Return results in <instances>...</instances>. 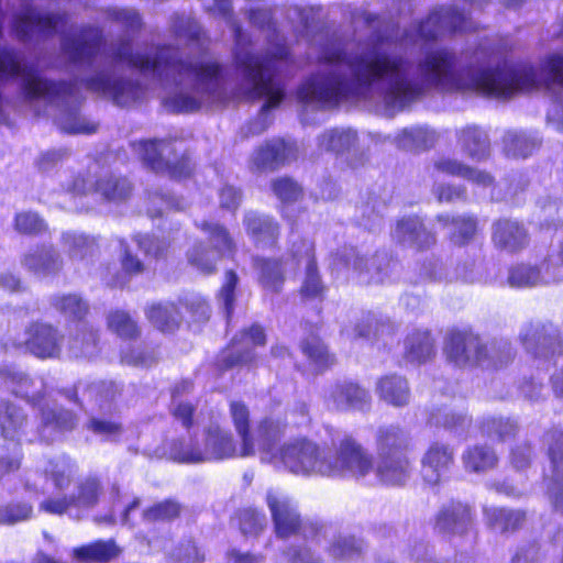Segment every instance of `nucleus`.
Segmentation results:
<instances>
[{"instance_id":"nucleus-1","label":"nucleus","mask_w":563,"mask_h":563,"mask_svg":"<svg viewBox=\"0 0 563 563\" xmlns=\"http://www.w3.org/2000/svg\"><path fill=\"white\" fill-rule=\"evenodd\" d=\"M200 2L207 11L225 19L233 32L235 89H229L222 67L214 58L190 56L173 45L157 47L153 55L142 54L134 52L131 40L124 36L101 53L102 31L87 25L66 32V13H43L29 8L14 20V32L23 42L60 33V51L67 64L78 70H92L90 76L80 78V84L119 107L141 100L146 91L137 78L125 74L123 65L152 73L163 90L162 103L170 112L190 113L210 106L242 102L246 96V41L242 26L231 16L230 0Z\"/></svg>"},{"instance_id":"nucleus-2","label":"nucleus","mask_w":563,"mask_h":563,"mask_svg":"<svg viewBox=\"0 0 563 563\" xmlns=\"http://www.w3.org/2000/svg\"><path fill=\"white\" fill-rule=\"evenodd\" d=\"M21 79L22 90L29 102L43 100L57 108L56 125L69 134H91L97 132L98 123L79 112L84 96L78 81H51L40 76L37 70L22 64L20 53L8 47H0V79Z\"/></svg>"},{"instance_id":"nucleus-3","label":"nucleus","mask_w":563,"mask_h":563,"mask_svg":"<svg viewBox=\"0 0 563 563\" xmlns=\"http://www.w3.org/2000/svg\"><path fill=\"white\" fill-rule=\"evenodd\" d=\"M545 88L560 91L563 98V55H553L542 69L531 66H512L500 62L492 48V97L509 98L518 91Z\"/></svg>"},{"instance_id":"nucleus-4","label":"nucleus","mask_w":563,"mask_h":563,"mask_svg":"<svg viewBox=\"0 0 563 563\" xmlns=\"http://www.w3.org/2000/svg\"><path fill=\"white\" fill-rule=\"evenodd\" d=\"M287 52L279 48L273 56L262 60L249 54V100L253 97H263L265 102L261 106L257 120L249 126V133L261 134L272 122L269 111L277 107L285 97L280 70L286 65Z\"/></svg>"},{"instance_id":"nucleus-5","label":"nucleus","mask_w":563,"mask_h":563,"mask_svg":"<svg viewBox=\"0 0 563 563\" xmlns=\"http://www.w3.org/2000/svg\"><path fill=\"white\" fill-rule=\"evenodd\" d=\"M132 146L139 157L155 172L167 173L174 178L187 177L191 173L190 159L185 155L181 142L139 141Z\"/></svg>"},{"instance_id":"nucleus-6","label":"nucleus","mask_w":563,"mask_h":563,"mask_svg":"<svg viewBox=\"0 0 563 563\" xmlns=\"http://www.w3.org/2000/svg\"><path fill=\"white\" fill-rule=\"evenodd\" d=\"M279 460L295 475H327L330 470L325 450L306 438L285 443L279 450Z\"/></svg>"},{"instance_id":"nucleus-7","label":"nucleus","mask_w":563,"mask_h":563,"mask_svg":"<svg viewBox=\"0 0 563 563\" xmlns=\"http://www.w3.org/2000/svg\"><path fill=\"white\" fill-rule=\"evenodd\" d=\"M267 503L273 516L276 533L280 538L301 534L305 539L318 543L321 538H325L332 530L331 527L319 526L312 521H302L294 504L286 497L268 494Z\"/></svg>"},{"instance_id":"nucleus-8","label":"nucleus","mask_w":563,"mask_h":563,"mask_svg":"<svg viewBox=\"0 0 563 563\" xmlns=\"http://www.w3.org/2000/svg\"><path fill=\"white\" fill-rule=\"evenodd\" d=\"M199 227L209 235L212 249L208 250L202 244H197L188 252V261L198 271L211 274L221 257L233 253L234 243L225 228L219 223L203 221Z\"/></svg>"},{"instance_id":"nucleus-9","label":"nucleus","mask_w":563,"mask_h":563,"mask_svg":"<svg viewBox=\"0 0 563 563\" xmlns=\"http://www.w3.org/2000/svg\"><path fill=\"white\" fill-rule=\"evenodd\" d=\"M330 466L327 476L365 477L373 470L371 454L352 437L344 435L339 444H335V456L328 454Z\"/></svg>"},{"instance_id":"nucleus-10","label":"nucleus","mask_w":563,"mask_h":563,"mask_svg":"<svg viewBox=\"0 0 563 563\" xmlns=\"http://www.w3.org/2000/svg\"><path fill=\"white\" fill-rule=\"evenodd\" d=\"M519 339L536 358L550 360L563 353V334L552 322L530 321L522 325Z\"/></svg>"},{"instance_id":"nucleus-11","label":"nucleus","mask_w":563,"mask_h":563,"mask_svg":"<svg viewBox=\"0 0 563 563\" xmlns=\"http://www.w3.org/2000/svg\"><path fill=\"white\" fill-rule=\"evenodd\" d=\"M550 467L545 472L548 494L554 509L563 514V430H551L545 435Z\"/></svg>"},{"instance_id":"nucleus-12","label":"nucleus","mask_w":563,"mask_h":563,"mask_svg":"<svg viewBox=\"0 0 563 563\" xmlns=\"http://www.w3.org/2000/svg\"><path fill=\"white\" fill-rule=\"evenodd\" d=\"M443 351L448 361L457 367H477L483 339L471 331H451L445 338Z\"/></svg>"},{"instance_id":"nucleus-13","label":"nucleus","mask_w":563,"mask_h":563,"mask_svg":"<svg viewBox=\"0 0 563 563\" xmlns=\"http://www.w3.org/2000/svg\"><path fill=\"white\" fill-rule=\"evenodd\" d=\"M563 280V242L556 254H551L544 264L543 275L532 266L518 265L510 269L508 282L512 287H531L541 283Z\"/></svg>"},{"instance_id":"nucleus-14","label":"nucleus","mask_w":563,"mask_h":563,"mask_svg":"<svg viewBox=\"0 0 563 563\" xmlns=\"http://www.w3.org/2000/svg\"><path fill=\"white\" fill-rule=\"evenodd\" d=\"M339 260L347 267H352L364 283H383L388 275L390 260L386 253H376L369 260L360 255L356 249H344Z\"/></svg>"},{"instance_id":"nucleus-15","label":"nucleus","mask_w":563,"mask_h":563,"mask_svg":"<svg viewBox=\"0 0 563 563\" xmlns=\"http://www.w3.org/2000/svg\"><path fill=\"white\" fill-rule=\"evenodd\" d=\"M318 147L336 155L351 154L355 161L350 164L353 167L363 164L364 151L358 147L357 132L351 128H334L325 130L317 137Z\"/></svg>"},{"instance_id":"nucleus-16","label":"nucleus","mask_w":563,"mask_h":563,"mask_svg":"<svg viewBox=\"0 0 563 563\" xmlns=\"http://www.w3.org/2000/svg\"><path fill=\"white\" fill-rule=\"evenodd\" d=\"M297 157L298 146L295 142L273 139L255 151L253 162L261 170L274 172L296 161Z\"/></svg>"},{"instance_id":"nucleus-17","label":"nucleus","mask_w":563,"mask_h":563,"mask_svg":"<svg viewBox=\"0 0 563 563\" xmlns=\"http://www.w3.org/2000/svg\"><path fill=\"white\" fill-rule=\"evenodd\" d=\"M368 136L374 142H390L397 148L419 152L433 147L438 141L437 132L428 125H412L404 128L395 134H389L384 139L379 134L369 133Z\"/></svg>"},{"instance_id":"nucleus-18","label":"nucleus","mask_w":563,"mask_h":563,"mask_svg":"<svg viewBox=\"0 0 563 563\" xmlns=\"http://www.w3.org/2000/svg\"><path fill=\"white\" fill-rule=\"evenodd\" d=\"M454 449L440 441H433L426 450L422 459L423 478L431 485L439 484L454 465Z\"/></svg>"},{"instance_id":"nucleus-19","label":"nucleus","mask_w":563,"mask_h":563,"mask_svg":"<svg viewBox=\"0 0 563 563\" xmlns=\"http://www.w3.org/2000/svg\"><path fill=\"white\" fill-rule=\"evenodd\" d=\"M63 335L47 323H34L26 330L25 349L40 358L57 357L62 351Z\"/></svg>"},{"instance_id":"nucleus-20","label":"nucleus","mask_w":563,"mask_h":563,"mask_svg":"<svg viewBox=\"0 0 563 563\" xmlns=\"http://www.w3.org/2000/svg\"><path fill=\"white\" fill-rule=\"evenodd\" d=\"M325 401L330 408L339 411L365 410L369 407L371 396L357 384L338 382L329 387Z\"/></svg>"},{"instance_id":"nucleus-21","label":"nucleus","mask_w":563,"mask_h":563,"mask_svg":"<svg viewBox=\"0 0 563 563\" xmlns=\"http://www.w3.org/2000/svg\"><path fill=\"white\" fill-rule=\"evenodd\" d=\"M492 240L497 249L509 253L519 252L529 243L526 228L511 219H499L493 223Z\"/></svg>"},{"instance_id":"nucleus-22","label":"nucleus","mask_w":563,"mask_h":563,"mask_svg":"<svg viewBox=\"0 0 563 563\" xmlns=\"http://www.w3.org/2000/svg\"><path fill=\"white\" fill-rule=\"evenodd\" d=\"M411 446L410 432L398 424L382 426L375 433L377 456L407 455Z\"/></svg>"},{"instance_id":"nucleus-23","label":"nucleus","mask_w":563,"mask_h":563,"mask_svg":"<svg viewBox=\"0 0 563 563\" xmlns=\"http://www.w3.org/2000/svg\"><path fill=\"white\" fill-rule=\"evenodd\" d=\"M21 265L34 275L45 277L57 274L62 269L63 260L53 245H41L24 253Z\"/></svg>"},{"instance_id":"nucleus-24","label":"nucleus","mask_w":563,"mask_h":563,"mask_svg":"<svg viewBox=\"0 0 563 563\" xmlns=\"http://www.w3.org/2000/svg\"><path fill=\"white\" fill-rule=\"evenodd\" d=\"M393 238L399 244L417 249H427L435 243L434 234L418 217H405L397 221Z\"/></svg>"},{"instance_id":"nucleus-25","label":"nucleus","mask_w":563,"mask_h":563,"mask_svg":"<svg viewBox=\"0 0 563 563\" xmlns=\"http://www.w3.org/2000/svg\"><path fill=\"white\" fill-rule=\"evenodd\" d=\"M473 525L472 509L462 503L452 501L439 511L435 527L445 534H465Z\"/></svg>"},{"instance_id":"nucleus-26","label":"nucleus","mask_w":563,"mask_h":563,"mask_svg":"<svg viewBox=\"0 0 563 563\" xmlns=\"http://www.w3.org/2000/svg\"><path fill=\"white\" fill-rule=\"evenodd\" d=\"M456 143L468 158L482 162L490 155V140L481 126L471 124L456 131Z\"/></svg>"},{"instance_id":"nucleus-27","label":"nucleus","mask_w":563,"mask_h":563,"mask_svg":"<svg viewBox=\"0 0 563 563\" xmlns=\"http://www.w3.org/2000/svg\"><path fill=\"white\" fill-rule=\"evenodd\" d=\"M375 474L378 481L389 486L405 485L411 474L408 455L377 456Z\"/></svg>"},{"instance_id":"nucleus-28","label":"nucleus","mask_w":563,"mask_h":563,"mask_svg":"<svg viewBox=\"0 0 563 563\" xmlns=\"http://www.w3.org/2000/svg\"><path fill=\"white\" fill-rule=\"evenodd\" d=\"M484 518L489 529L508 536L523 527L527 514L521 509L490 507L484 508Z\"/></svg>"},{"instance_id":"nucleus-29","label":"nucleus","mask_w":563,"mask_h":563,"mask_svg":"<svg viewBox=\"0 0 563 563\" xmlns=\"http://www.w3.org/2000/svg\"><path fill=\"white\" fill-rule=\"evenodd\" d=\"M428 423L442 428L455 437L465 438L472 426V417L463 410L442 407L430 412Z\"/></svg>"},{"instance_id":"nucleus-30","label":"nucleus","mask_w":563,"mask_h":563,"mask_svg":"<svg viewBox=\"0 0 563 563\" xmlns=\"http://www.w3.org/2000/svg\"><path fill=\"white\" fill-rule=\"evenodd\" d=\"M477 367L497 371L506 367L515 357L511 343L506 339H494L489 342L483 340V351Z\"/></svg>"},{"instance_id":"nucleus-31","label":"nucleus","mask_w":563,"mask_h":563,"mask_svg":"<svg viewBox=\"0 0 563 563\" xmlns=\"http://www.w3.org/2000/svg\"><path fill=\"white\" fill-rule=\"evenodd\" d=\"M437 221L456 245L468 243L474 238L477 229L476 218L468 214H439Z\"/></svg>"},{"instance_id":"nucleus-32","label":"nucleus","mask_w":563,"mask_h":563,"mask_svg":"<svg viewBox=\"0 0 563 563\" xmlns=\"http://www.w3.org/2000/svg\"><path fill=\"white\" fill-rule=\"evenodd\" d=\"M254 268L258 275V282L261 285L272 291H280L285 275L288 269V262L275 258H255Z\"/></svg>"},{"instance_id":"nucleus-33","label":"nucleus","mask_w":563,"mask_h":563,"mask_svg":"<svg viewBox=\"0 0 563 563\" xmlns=\"http://www.w3.org/2000/svg\"><path fill=\"white\" fill-rule=\"evenodd\" d=\"M73 553L81 563H108L120 555L121 549L114 540H98L74 549Z\"/></svg>"},{"instance_id":"nucleus-34","label":"nucleus","mask_w":563,"mask_h":563,"mask_svg":"<svg viewBox=\"0 0 563 563\" xmlns=\"http://www.w3.org/2000/svg\"><path fill=\"white\" fill-rule=\"evenodd\" d=\"M482 434L493 441L504 442L514 438L519 431L518 421L511 417L488 415L478 421Z\"/></svg>"},{"instance_id":"nucleus-35","label":"nucleus","mask_w":563,"mask_h":563,"mask_svg":"<svg viewBox=\"0 0 563 563\" xmlns=\"http://www.w3.org/2000/svg\"><path fill=\"white\" fill-rule=\"evenodd\" d=\"M377 393L383 400L395 407H404L410 400L407 379L396 374L382 377L377 383Z\"/></svg>"},{"instance_id":"nucleus-36","label":"nucleus","mask_w":563,"mask_h":563,"mask_svg":"<svg viewBox=\"0 0 563 563\" xmlns=\"http://www.w3.org/2000/svg\"><path fill=\"white\" fill-rule=\"evenodd\" d=\"M462 463L465 471L484 473L496 467L498 457L493 448L487 444L467 446L462 453Z\"/></svg>"},{"instance_id":"nucleus-37","label":"nucleus","mask_w":563,"mask_h":563,"mask_svg":"<svg viewBox=\"0 0 563 563\" xmlns=\"http://www.w3.org/2000/svg\"><path fill=\"white\" fill-rule=\"evenodd\" d=\"M67 350L71 357H93L99 351L97 332L92 328L81 324L77 328L76 332L70 335Z\"/></svg>"},{"instance_id":"nucleus-38","label":"nucleus","mask_w":563,"mask_h":563,"mask_svg":"<svg viewBox=\"0 0 563 563\" xmlns=\"http://www.w3.org/2000/svg\"><path fill=\"white\" fill-rule=\"evenodd\" d=\"M503 143L505 154L512 158H526L540 146L536 135L515 130L505 133Z\"/></svg>"},{"instance_id":"nucleus-39","label":"nucleus","mask_w":563,"mask_h":563,"mask_svg":"<svg viewBox=\"0 0 563 563\" xmlns=\"http://www.w3.org/2000/svg\"><path fill=\"white\" fill-rule=\"evenodd\" d=\"M386 210L385 201L377 197H368L355 207L353 219L355 223L368 231H375L380 228Z\"/></svg>"},{"instance_id":"nucleus-40","label":"nucleus","mask_w":563,"mask_h":563,"mask_svg":"<svg viewBox=\"0 0 563 563\" xmlns=\"http://www.w3.org/2000/svg\"><path fill=\"white\" fill-rule=\"evenodd\" d=\"M235 452L232 437L219 428H210L207 433L203 453L206 461L230 457Z\"/></svg>"},{"instance_id":"nucleus-41","label":"nucleus","mask_w":563,"mask_h":563,"mask_svg":"<svg viewBox=\"0 0 563 563\" xmlns=\"http://www.w3.org/2000/svg\"><path fill=\"white\" fill-rule=\"evenodd\" d=\"M62 244L74 261H82L92 256L98 249L95 238L75 231L64 232Z\"/></svg>"},{"instance_id":"nucleus-42","label":"nucleus","mask_w":563,"mask_h":563,"mask_svg":"<svg viewBox=\"0 0 563 563\" xmlns=\"http://www.w3.org/2000/svg\"><path fill=\"white\" fill-rule=\"evenodd\" d=\"M145 314L148 321L163 332H172L180 323V313L174 303H153Z\"/></svg>"},{"instance_id":"nucleus-43","label":"nucleus","mask_w":563,"mask_h":563,"mask_svg":"<svg viewBox=\"0 0 563 563\" xmlns=\"http://www.w3.org/2000/svg\"><path fill=\"white\" fill-rule=\"evenodd\" d=\"M407 358L411 362H426L434 353V343L428 331H415L410 333L405 342Z\"/></svg>"},{"instance_id":"nucleus-44","label":"nucleus","mask_w":563,"mask_h":563,"mask_svg":"<svg viewBox=\"0 0 563 563\" xmlns=\"http://www.w3.org/2000/svg\"><path fill=\"white\" fill-rule=\"evenodd\" d=\"M131 183L123 177L104 176L96 183V191L109 201L126 200L132 194Z\"/></svg>"},{"instance_id":"nucleus-45","label":"nucleus","mask_w":563,"mask_h":563,"mask_svg":"<svg viewBox=\"0 0 563 563\" xmlns=\"http://www.w3.org/2000/svg\"><path fill=\"white\" fill-rule=\"evenodd\" d=\"M249 231L255 243L262 246L274 245L278 236L277 224L267 216L253 214L249 218Z\"/></svg>"},{"instance_id":"nucleus-46","label":"nucleus","mask_w":563,"mask_h":563,"mask_svg":"<svg viewBox=\"0 0 563 563\" xmlns=\"http://www.w3.org/2000/svg\"><path fill=\"white\" fill-rule=\"evenodd\" d=\"M25 422V416L21 409L0 400V429L2 435L14 440Z\"/></svg>"},{"instance_id":"nucleus-47","label":"nucleus","mask_w":563,"mask_h":563,"mask_svg":"<svg viewBox=\"0 0 563 563\" xmlns=\"http://www.w3.org/2000/svg\"><path fill=\"white\" fill-rule=\"evenodd\" d=\"M1 374L3 375L8 388H10L13 394L33 401L43 398L42 393L31 390V387L35 383L24 373L7 368L2 371Z\"/></svg>"},{"instance_id":"nucleus-48","label":"nucleus","mask_w":563,"mask_h":563,"mask_svg":"<svg viewBox=\"0 0 563 563\" xmlns=\"http://www.w3.org/2000/svg\"><path fill=\"white\" fill-rule=\"evenodd\" d=\"M43 470L58 490L68 488L75 474L74 465L66 457L47 461Z\"/></svg>"},{"instance_id":"nucleus-49","label":"nucleus","mask_w":563,"mask_h":563,"mask_svg":"<svg viewBox=\"0 0 563 563\" xmlns=\"http://www.w3.org/2000/svg\"><path fill=\"white\" fill-rule=\"evenodd\" d=\"M170 30L179 40H186L188 43H196L202 46L205 42V33L199 23L189 16H175L172 20Z\"/></svg>"},{"instance_id":"nucleus-50","label":"nucleus","mask_w":563,"mask_h":563,"mask_svg":"<svg viewBox=\"0 0 563 563\" xmlns=\"http://www.w3.org/2000/svg\"><path fill=\"white\" fill-rule=\"evenodd\" d=\"M288 262L289 272L296 271L299 266L310 267L316 265L314 245L307 239H298L292 242L289 254L283 257Z\"/></svg>"},{"instance_id":"nucleus-51","label":"nucleus","mask_w":563,"mask_h":563,"mask_svg":"<svg viewBox=\"0 0 563 563\" xmlns=\"http://www.w3.org/2000/svg\"><path fill=\"white\" fill-rule=\"evenodd\" d=\"M302 353L308 357L316 371L321 372L331 366L334 362L324 343L316 336L302 342Z\"/></svg>"},{"instance_id":"nucleus-52","label":"nucleus","mask_w":563,"mask_h":563,"mask_svg":"<svg viewBox=\"0 0 563 563\" xmlns=\"http://www.w3.org/2000/svg\"><path fill=\"white\" fill-rule=\"evenodd\" d=\"M101 493V484L96 477H87L79 482L76 486V493L70 495L75 507H93L99 499Z\"/></svg>"},{"instance_id":"nucleus-53","label":"nucleus","mask_w":563,"mask_h":563,"mask_svg":"<svg viewBox=\"0 0 563 563\" xmlns=\"http://www.w3.org/2000/svg\"><path fill=\"white\" fill-rule=\"evenodd\" d=\"M53 307L67 318L80 320L88 312V303L78 295L54 296L51 300Z\"/></svg>"},{"instance_id":"nucleus-54","label":"nucleus","mask_w":563,"mask_h":563,"mask_svg":"<svg viewBox=\"0 0 563 563\" xmlns=\"http://www.w3.org/2000/svg\"><path fill=\"white\" fill-rule=\"evenodd\" d=\"M363 552V541L350 536H339L332 541L329 553L335 560H353Z\"/></svg>"},{"instance_id":"nucleus-55","label":"nucleus","mask_w":563,"mask_h":563,"mask_svg":"<svg viewBox=\"0 0 563 563\" xmlns=\"http://www.w3.org/2000/svg\"><path fill=\"white\" fill-rule=\"evenodd\" d=\"M108 327L123 339H134L140 335L137 323L123 310H115L109 313Z\"/></svg>"},{"instance_id":"nucleus-56","label":"nucleus","mask_w":563,"mask_h":563,"mask_svg":"<svg viewBox=\"0 0 563 563\" xmlns=\"http://www.w3.org/2000/svg\"><path fill=\"white\" fill-rule=\"evenodd\" d=\"M327 287L318 272L317 264L306 268L300 296L306 300L322 299Z\"/></svg>"},{"instance_id":"nucleus-57","label":"nucleus","mask_w":563,"mask_h":563,"mask_svg":"<svg viewBox=\"0 0 563 563\" xmlns=\"http://www.w3.org/2000/svg\"><path fill=\"white\" fill-rule=\"evenodd\" d=\"M272 190L275 196L285 203L298 201L302 195V187L291 177H277L272 180Z\"/></svg>"},{"instance_id":"nucleus-58","label":"nucleus","mask_w":563,"mask_h":563,"mask_svg":"<svg viewBox=\"0 0 563 563\" xmlns=\"http://www.w3.org/2000/svg\"><path fill=\"white\" fill-rule=\"evenodd\" d=\"M120 389L113 382H98L90 385L87 389L89 398H95L96 404L102 410L110 409L111 402L119 395Z\"/></svg>"},{"instance_id":"nucleus-59","label":"nucleus","mask_w":563,"mask_h":563,"mask_svg":"<svg viewBox=\"0 0 563 563\" xmlns=\"http://www.w3.org/2000/svg\"><path fill=\"white\" fill-rule=\"evenodd\" d=\"M14 228L21 234L38 235L47 230V224L37 213L23 211L15 216Z\"/></svg>"},{"instance_id":"nucleus-60","label":"nucleus","mask_w":563,"mask_h":563,"mask_svg":"<svg viewBox=\"0 0 563 563\" xmlns=\"http://www.w3.org/2000/svg\"><path fill=\"white\" fill-rule=\"evenodd\" d=\"M390 330L391 328L388 323L379 321L373 314H367L355 325L354 332L357 338L369 339L374 336L379 339L390 333Z\"/></svg>"},{"instance_id":"nucleus-61","label":"nucleus","mask_w":563,"mask_h":563,"mask_svg":"<svg viewBox=\"0 0 563 563\" xmlns=\"http://www.w3.org/2000/svg\"><path fill=\"white\" fill-rule=\"evenodd\" d=\"M180 505L173 500L167 499L153 505L143 511V519L148 522L157 520H172L179 516Z\"/></svg>"},{"instance_id":"nucleus-62","label":"nucleus","mask_w":563,"mask_h":563,"mask_svg":"<svg viewBox=\"0 0 563 563\" xmlns=\"http://www.w3.org/2000/svg\"><path fill=\"white\" fill-rule=\"evenodd\" d=\"M170 454L174 460L184 463L206 462L203 450L196 448L191 440H180L172 445Z\"/></svg>"},{"instance_id":"nucleus-63","label":"nucleus","mask_w":563,"mask_h":563,"mask_svg":"<svg viewBox=\"0 0 563 563\" xmlns=\"http://www.w3.org/2000/svg\"><path fill=\"white\" fill-rule=\"evenodd\" d=\"M148 200L147 211L152 218L162 216L165 210H179L184 207L181 200L169 194H162L159 191L151 194Z\"/></svg>"},{"instance_id":"nucleus-64","label":"nucleus","mask_w":563,"mask_h":563,"mask_svg":"<svg viewBox=\"0 0 563 563\" xmlns=\"http://www.w3.org/2000/svg\"><path fill=\"white\" fill-rule=\"evenodd\" d=\"M203 553L199 551L191 540L179 543L170 554L169 563H202Z\"/></svg>"}]
</instances>
